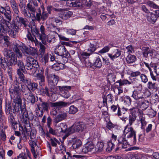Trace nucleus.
<instances>
[{
	"label": "nucleus",
	"mask_w": 159,
	"mask_h": 159,
	"mask_svg": "<svg viewBox=\"0 0 159 159\" xmlns=\"http://www.w3.org/2000/svg\"><path fill=\"white\" fill-rule=\"evenodd\" d=\"M27 7L29 11L31 12L34 16L36 20L39 22L41 20L44 21L46 20L48 16V14L44 11V8L42 12L38 5L37 2L35 0H29L27 5Z\"/></svg>",
	"instance_id": "1"
},
{
	"label": "nucleus",
	"mask_w": 159,
	"mask_h": 159,
	"mask_svg": "<svg viewBox=\"0 0 159 159\" xmlns=\"http://www.w3.org/2000/svg\"><path fill=\"white\" fill-rule=\"evenodd\" d=\"M20 119L22 122L21 125L20 124V128L22 129V134L21 135H20V137L24 141H26L29 138L30 132L27 131L26 128V127L29 125L28 123L29 120L28 115L25 108H21L20 107Z\"/></svg>",
	"instance_id": "2"
},
{
	"label": "nucleus",
	"mask_w": 159,
	"mask_h": 159,
	"mask_svg": "<svg viewBox=\"0 0 159 159\" xmlns=\"http://www.w3.org/2000/svg\"><path fill=\"white\" fill-rule=\"evenodd\" d=\"M16 84L13 88L9 89V92L11 98L13 97V113L19 112L20 108V88L19 85Z\"/></svg>",
	"instance_id": "3"
},
{
	"label": "nucleus",
	"mask_w": 159,
	"mask_h": 159,
	"mask_svg": "<svg viewBox=\"0 0 159 159\" xmlns=\"http://www.w3.org/2000/svg\"><path fill=\"white\" fill-rule=\"evenodd\" d=\"M86 128V125L83 122H78L75 123L72 126L68 129L67 128L66 135H64L63 138L66 139L69 135L75 132H82Z\"/></svg>",
	"instance_id": "4"
},
{
	"label": "nucleus",
	"mask_w": 159,
	"mask_h": 159,
	"mask_svg": "<svg viewBox=\"0 0 159 159\" xmlns=\"http://www.w3.org/2000/svg\"><path fill=\"white\" fill-rule=\"evenodd\" d=\"M19 13V11L18 10L17 13H15L14 15V23L13 24H11L13 29H11L9 34L11 37L13 38H15L16 37L19 31V28L20 24V17Z\"/></svg>",
	"instance_id": "5"
},
{
	"label": "nucleus",
	"mask_w": 159,
	"mask_h": 159,
	"mask_svg": "<svg viewBox=\"0 0 159 159\" xmlns=\"http://www.w3.org/2000/svg\"><path fill=\"white\" fill-rule=\"evenodd\" d=\"M5 48H4L2 52L5 57L9 59L8 61V65H15L17 64L18 66L19 65V61H17V58L15 57L14 53L11 50Z\"/></svg>",
	"instance_id": "6"
},
{
	"label": "nucleus",
	"mask_w": 159,
	"mask_h": 159,
	"mask_svg": "<svg viewBox=\"0 0 159 159\" xmlns=\"http://www.w3.org/2000/svg\"><path fill=\"white\" fill-rule=\"evenodd\" d=\"M48 128H49V132L54 135L61 136L65 134V135L66 134V130L67 129V126L64 123H61L58 125H56V128L55 130L53 129L51 126Z\"/></svg>",
	"instance_id": "7"
},
{
	"label": "nucleus",
	"mask_w": 159,
	"mask_h": 159,
	"mask_svg": "<svg viewBox=\"0 0 159 159\" xmlns=\"http://www.w3.org/2000/svg\"><path fill=\"white\" fill-rule=\"evenodd\" d=\"M124 134L125 138L127 139L131 138L133 137V139L131 141L132 145H135L136 143V132L131 126H129L128 125L125 127L124 130Z\"/></svg>",
	"instance_id": "8"
},
{
	"label": "nucleus",
	"mask_w": 159,
	"mask_h": 159,
	"mask_svg": "<svg viewBox=\"0 0 159 159\" xmlns=\"http://www.w3.org/2000/svg\"><path fill=\"white\" fill-rule=\"evenodd\" d=\"M55 52L57 55L62 57V59L66 61L65 63L67 61V58L69 57L70 54L64 45H61L58 46L55 49Z\"/></svg>",
	"instance_id": "9"
},
{
	"label": "nucleus",
	"mask_w": 159,
	"mask_h": 159,
	"mask_svg": "<svg viewBox=\"0 0 159 159\" xmlns=\"http://www.w3.org/2000/svg\"><path fill=\"white\" fill-rule=\"evenodd\" d=\"M26 71L25 70L24 66L20 69V85L21 87V91L23 92H25V89H27V84L29 82L26 77Z\"/></svg>",
	"instance_id": "10"
},
{
	"label": "nucleus",
	"mask_w": 159,
	"mask_h": 159,
	"mask_svg": "<svg viewBox=\"0 0 159 159\" xmlns=\"http://www.w3.org/2000/svg\"><path fill=\"white\" fill-rule=\"evenodd\" d=\"M11 20H4V22L0 23V33L1 34H6L9 32L13 29V26L11 23Z\"/></svg>",
	"instance_id": "11"
},
{
	"label": "nucleus",
	"mask_w": 159,
	"mask_h": 159,
	"mask_svg": "<svg viewBox=\"0 0 159 159\" xmlns=\"http://www.w3.org/2000/svg\"><path fill=\"white\" fill-rule=\"evenodd\" d=\"M78 152H81L86 154L88 152H92L93 153L95 152V149L94 145L92 141H90L87 142L81 148V150L78 151Z\"/></svg>",
	"instance_id": "12"
},
{
	"label": "nucleus",
	"mask_w": 159,
	"mask_h": 159,
	"mask_svg": "<svg viewBox=\"0 0 159 159\" xmlns=\"http://www.w3.org/2000/svg\"><path fill=\"white\" fill-rule=\"evenodd\" d=\"M68 115L67 111L60 110L58 114L53 119L54 122L57 124L59 122L66 120Z\"/></svg>",
	"instance_id": "13"
},
{
	"label": "nucleus",
	"mask_w": 159,
	"mask_h": 159,
	"mask_svg": "<svg viewBox=\"0 0 159 159\" xmlns=\"http://www.w3.org/2000/svg\"><path fill=\"white\" fill-rule=\"evenodd\" d=\"M142 86L139 87L133 92L131 97L134 99L139 101L142 99H143L144 97H143V93L142 92Z\"/></svg>",
	"instance_id": "14"
},
{
	"label": "nucleus",
	"mask_w": 159,
	"mask_h": 159,
	"mask_svg": "<svg viewBox=\"0 0 159 159\" xmlns=\"http://www.w3.org/2000/svg\"><path fill=\"white\" fill-rule=\"evenodd\" d=\"M39 105V106H41L42 107V108L41 109L43 110L46 111H48L50 106L51 107H57L61 106V104L59 103H56V102H52L49 101L43 102L42 103Z\"/></svg>",
	"instance_id": "15"
},
{
	"label": "nucleus",
	"mask_w": 159,
	"mask_h": 159,
	"mask_svg": "<svg viewBox=\"0 0 159 159\" xmlns=\"http://www.w3.org/2000/svg\"><path fill=\"white\" fill-rule=\"evenodd\" d=\"M60 90V94L62 97L66 98H68L70 95L69 91L70 90L71 87L70 86H58Z\"/></svg>",
	"instance_id": "16"
},
{
	"label": "nucleus",
	"mask_w": 159,
	"mask_h": 159,
	"mask_svg": "<svg viewBox=\"0 0 159 159\" xmlns=\"http://www.w3.org/2000/svg\"><path fill=\"white\" fill-rule=\"evenodd\" d=\"M20 50L25 54H31L32 56L36 54L37 51L34 48H29L23 43H20Z\"/></svg>",
	"instance_id": "17"
},
{
	"label": "nucleus",
	"mask_w": 159,
	"mask_h": 159,
	"mask_svg": "<svg viewBox=\"0 0 159 159\" xmlns=\"http://www.w3.org/2000/svg\"><path fill=\"white\" fill-rule=\"evenodd\" d=\"M0 45L3 48H8L11 45L10 38L7 36L0 34Z\"/></svg>",
	"instance_id": "18"
},
{
	"label": "nucleus",
	"mask_w": 159,
	"mask_h": 159,
	"mask_svg": "<svg viewBox=\"0 0 159 159\" xmlns=\"http://www.w3.org/2000/svg\"><path fill=\"white\" fill-rule=\"evenodd\" d=\"M0 13L4 15L7 20H10L11 19V11L9 7H5L0 5Z\"/></svg>",
	"instance_id": "19"
},
{
	"label": "nucleus",
	"mask_w": 159,
	"mask_h": 159,
	"mask_svg": "<svg viewBox=\"0 0 159 159\" xmlns=\"http://www.w3.org/2000/svg\"><path fill=\"white\" fill-rule=\"evenodd\" d=\"M56 103H59L61 104V106L58 107H52L53 108L52 109V111H51V114L53 116H56V115L57 113V111L60 108L62 107H66L68 106L70 104L68 102H64L60 101L57 102Z\"/></svg>",
	"instance_id": "20"
},
{
	"label": "nucleus",
	"mask_w": 159,
	"mask_h": 159,
	"mask_svg": "<svg viewBox=\"0 0 159 159\" xmlns=\"http://www.w3.org/2000/svg\"><path fill=\"white\" fill-rule=\"evenodd\" d=\"M60 12L58 14L59 17L63 20L69 19L73 15L71 11L66 9H62L60 11Z\"/></svg>",
	"instance_id": "21"
},
{
	"label": "nucleus",
	"mask_w": 159,
	"mask_h": 159,
	"mask_svg": "<svg viewBox=\"0 0 159 159\" xmlns=\"http://www.w3.org/2000/svg\"><path fill=\"white\" fill-rule=\"evenodd\" d=\"M59 81V77L54 75H51L48 77V82L49 85L55 86Z\"/></svg>",
	"instance_id": "22"
},
{
	"label": "nucleus",
	"mask_w": 159,
	"mask_h": 159,
	"mask_svg": "<svg viewBox=\"0 0 159 159\" xmlns=\"http://www.w3.org/2000/svg\"><path fill=\"white\" fill-rule=\"evenodd\" d=\"M121 51L118 49H116L113 51L111 53H108V55L111 59L114 61V60L120 57L121 54Z\"/></svg>",
	"instance_id": "23"
},
{
	"label": "nucleus",
	"mask_w": 159,
	"mask_h": 159,
	"mask_svg": "<svg viewBox=\"0 0 159 159\" xmlns=\"http://www.w3.org/2000/svg\"><path fill=\"white\" fill-rule=\"evenodd\" d=\"M138 105L139 106L142 110H145L148 107L149 102L145 100L144 98L143 99H142L138 101Z\"/></svg>",
	"instance_id": "24"
},
{
	"label": "nucleus",
	"mask_w": 159,
	"mask_h": 159,
	"mask_svg": "<svg viewBox=\"0 0 159 159\" xmlns=\"http://www.w3.org/2000/svg\"><path fill=\"white\" fill-rule=\"evenodd\" d=\"M38 84L35 82H30L28 83L27 84V89H25V92H24L26 93L28 92V91H34L37 88Z\"/></svg>",
	"instance_id": "25"
},
{
	"label": "nucleus",
	"mask_w": 159,
	"mask_h": 159,
	"mask_svg": "<svg viewBox=\"0 0 159 159\" xmlns=\"http://www.w3.org/2000/svg\"><path fill=\"white\" fill-rule=\"evenodd\" d=\"M125 138L123 137H120L118 139L119 143V145L120 147H121L123 148H127L128 142L127 140L125 139Z\"/></svg>",
	"instance_id": "26"
},
{
	"label": "nucleus",
	"mask_w": 159,
	"mask_h": 159,
	"mask_svg": "<svg viewBox=\"0 0 159 159\" xmlns=\"http://www.w3.org/2000/svg\"><path fill=\"white\" fill-rule=\"evenodd\" d=\"M29 144L31 148V151L35 158L37 157V156L35 150L34 148L37 145L36 141L35 140H29Z\"/></svg>",
	"instance_id": "27"
},
{
	"label": "nucleus",
	"mask_w": 159,
	"mask_h": 159,
	"mask_svg": "<svg viewBox=\"0 0 159 159\" xmlns=\"http://www.w3.org/2000/svg\"><path fill=\"white\" fill-rule=\"evenodd\" d=\"M113 96L111 94H108L107 96H104L103 98V103L104 106L107 107V102L109 103L112 102L113 99Z\"/></svg>",
	"instance_id": "28"
},
{
	"label": "nucleus",
	"mask_w": 159,
	"mask_h": 159,
	"mask_svg": "<svg viewBox=\"0 0 159 159\" xmlns=\"http://www.w3.org/2000/svg\"><path fill=\"white\" fill-rule=\"evenodd\" d=\"M13 51L18 56H20V44L18 43L15 41L11 45Z\"/></svg>",
	"instance_id": "29"
},
{
	"label": "nucleus",
	"mask_w": 159,
	"mask_h": 159,
	"mask_svg": "<svg viewBox=\"0 0 159 159\" xmlns=\"http://www.w3.org/2000/svg\"><path fill=\"white\" fill-rule=\"evenodd\" d=\"M26 61L27 62H30L34 68H37L39 67L38 62L37 60L34 59L31 57H27Z\"/></svg>",
	"instance_id": "30"
},
{
	"label": "nucleus",
	"mask_w": 159,
	"mask_h": 159,
	"mask_svg": "<svg viewBox=\"0 0 159 159\" xmlns=\"http://www.w3.org/2000/svg\"><path fill=\"white\" fill-rule=\"evenodd\" d=\"M148 20L151 23H155L157 20V17L154 13H149L147 16Z\"/></svg>",
	"instance_id": "31"
},
{
	"label": "nucleus",
	"mask_w": 159,
	"mask_h": 159,
	"mask_svg": "<svg viewBox=\"0 0 159 159\" xmlns=\"http://www.w3.org/2000/svg\"><path fill=\"white\" fill-rule=\"evenodd\" d=\"M137 58L134 55L131 54H129L126 58V60L128 64H131L135 62Z\"/></svg>",
	"instance_id": "32"
},
{
	"label": "nucleus",
	"mask_w": 159,
	"mask_h": 159,
	"mask_svg": "<svg viewBox=\"0 0 159 159\" xmlns=\"http://www.w3.org/2000/svg\"><path fill=\"white\" fill-rule=\"evenodd\" d=\"M150 66L153 67L154 70V72L155 73L156 77L157 78L156 80L159 81V78H157V75H159V64H156L151 63L150 64Z\"/></svg>",
	"instance_id": "33"
},
{
	"label": "nucleus",
	"mask_w": 159,
	"mask_h": 159,
	"mask_svg": "<svg viewBox=\"0 0 159 159\" xmlns=\"http://www.w3.org/2000/svg\"><path fill=\"white\" fill-rule=\"evenodd\" d=\"M37 77L39 85L41 86H43L45 82L44 76L41 74H38Z\"/></svg>",
	"instance_id": "34"
},
{
	"label": "nucleus",
	"mask_w": 159,
	"mask_h": 159,
	"mask_svg": "<svg viewBox=\"0 0 159 159\" xmlns=\"http://www.w3.org/2000/svg\"><path fill=\"white\" fill-rule=\"evenodd\" d=\"M64 65L63 64L57 63L52 66L51 68L56 70H59L64 69Z\"/></svg>",
	"instance_id": "35"
},
{
	"label": "nucleus",
	"mask_w": 159,
	"mask_h": 159,
	"mask_svg": "<svg viewBox=\"0 0 159 159\" xmlns=\"http://www.w3.org/2000/svg\"><path fill=\"white\" fill-rule=\"evenodd\" d=\"M48 28L49 30L51 32L55 33L57 34H58V32L60 31V29L57 28L56 26L52 24L49 25Z\"/></svg>",
	"instance_id": "36"
},
{
	"label": "nucleus",
	"mask_w": 159,
	"mask_h": 159,
	"mask_svg": "<svg viewBox=\"0 0 159 159\" xmlns=\"http://www.w3.org/2000/svg\"><path fill=\"white\" fill-rule=\"evenodd\" d=\"M115 114L119 117L123 121H124L125 122L127 120V116H125V115L122 116V114L121 113L120 108V107H118V111L115 113Z\"/></svg>",
	"instance_id": "37"
},
{
	"label": "nucleus",
	"mask_w": 159,
	"mask_h": 159,
	"mask_svg": "<svg viewBox=\"0 0 159 159\" xmlns=\"http://www.w3.org/2000/svg\"><path fill=\"white\" fill-rule=\"evenodd\" d=\"M93 65V66L98 68H100L102 67V62L99 57H96Z\"/></svg>",
	"instance_id": "38"
},
{
	"label": "nucleus",
	"mask_w": 159,
	"mask_h": 159,
	"mask_svg": "<svg viewBox=\"0 0 159 159\" xmlns=\"http://www.w3.org/2000/svg\"><path fill=\"white\" fill-rule=\"evenodd\" d=\"M147 87L150 90H157L158 89L157 85L155 83H152L151 81L148 82L147 84Z\"/></svg>",
	"instance_id": "39"
},
{
	"label": "nucleus",
	"mask_w": 159,
	"mask_h": 159,
	"mask_svg": "<svg viewBox=\"0 0 159 159\" xmlns=\"http://www.w3.org/2000/svg\"><path fill=\"white\" fill-rule=\"evenodd\" d=\"M24 66L25 67V69L26 68L28 70H31L34 68L30 62H27L26 61V63L25 65L23 62L20 61V69Z\"/></svg>",
	"instance_id": "40"
},
{
	"label": "nucleus",
	"mask_w": 159,
	"mask_h": 159,
	"mask_svg": "<svg viewBox=\"0 0 159 159\" xmlns=\"http://www.w3.org/2000/svg\"><path fill=\"white\" fill-rule=\"evenodd\" d=\"M143 62L146 66L148 68L150 71V76L152 79L153 80L156 81L157 79V78L156 77V76L155 75L153 74V72L152 70V69L150 67L148 64L145 62Z\"/></svg>",
	"instance_id": "41"
},
{
	"label": "nucleus",
	"mask_w": 159,
	"mask_h": 159,
	"mask_svg": "<svg viewBox=\"0 0 159 159\" xmlns=\"http://www.w3.org/2000/svg\"><path fill=\"white\" fill-rule=\"evenodd\" d=\"M81 141L79 139H77L73 143L72 147L73 148L77 150L81 147Z\"/></svg>",
	"instance_id": "42"
},
{
	"label": "nucleus",
	"mask_w": 159,
	"mask_h": 159,
	"mask_svg": "<svg viewBox=\"0 0 159 159\" xmlns=\"http://www.w3.org/2000/svg\"><path fill=\"white\" fill-rule=\"evenodd\" d=\"M10 2L14 13H17L19 9L18 5L15 0H10Z\"/></svg>",
	"instance_id": "43"
},
{
	"label": "nucleus",
	"mask_w": 159,
	"mask_h": 159,
	"mask_svg": "<svg viewBox=\"0 0 159 159\" xmlns=\"http://www.w3.org/2000/svg\"><path fill=\"white\" fill-rule=\"evenodd\" d=\"M40 92L41 93L44 95H46L49 97L52 96L51 93H49V89L47 87L41 89H40Z\"/></svg>",
	"instance_id": "44"
},
{
	"label": "nucleus",
	"mask_w": 159,
	"mask_h": 159,
	"mask_svg": "<svg viewBox=\"0 0 159 159\" xmlns=\"http://www.w3.org/2000/svg\"><path fill=\"white\" fill-rule=\"evenodd\" d=\"M12 112V108L11 103L8 102H6V113L7 115L10 114V113Z\"/></svg>",
	"instance_id": "45"
},
{
	"label": "nucleus",
	"mask_w": 159,
	"mask_h": 159,
	"mask_svg": "<svg viewBox=\"0 0 159 159\" xmlns=\"http://www.w3.org/2000/svg\"><path fill=\"white\" fill-rule=\"evenodd\" d=\"M29 28V29L30 28L31 33L33 35H38L39 34V30L35 25L31 26Z\"/></svg>",
	"instance_id": "46"
},
{
	"label": "nucleus",
	"mask_w": 159,
	"mask_h": 159,
	"mask_svg": "<svg viewBox=\"0 0 159 159\" xmlns=\"http://www.w3.org/2000/svg\"><path fill=\"white\" fill-rule=\"evenodd\" d=\"M152 125L151 124H149L145 128L144 127V129H142L143 132V135L145 136L147 134L152 131Z\"/></svg>",
	"instance_id": "47"
},
{
	"label": "nucleus",
	"mask_w": 159,
	"mask_h": 159,
	"mask_svg": "<svg viewBox=\"0 0 159 159\" xmlns=\"http://www.w3.org/2000/svg\"><path fill=\"white\" fill-rule=\"evenodd\" d=\"M51 145L55 147H57V144L59 145L60 143V141L55 138H51L50 139Z\"/></svg>",
	"instance_id": "48"
},
{
	"label": "nucleus",
	"mask_w": 159,
	"mask_h": 159,
	"mask_svg": "<svg viewBox=\"0 0 159 159\" xmlns=\"http://www.w3.org/2000/svg\"><path fill=\"white\" fill-rule=\"evenodd\" d=\"M24 151V153L22 152L20 154V157L21 158V159H27V156L30 157V152L28 149L25 148Z\"/></svg>",
	"instance_id": "49"
},
{
	"label": "nucleus",
	"mask_w": 159,
	"mask_h": 159,
	"mask_svg": "<svg viewBox=\"0 0 159 159\" xmlns=\"http://www.w3.org/2000/svg\"><path fill=\"white\" fill-rule=\"evenodd\" d=\"M20 23L24 25V27L27 29H29L28 27H30L29 25V22L28 20L26 18L20 17Z\"/></svg>",
	"instance_id": "50"
},
{
	"label": "nucleus",
	"mask_w": 159,
	"mask_h": 159,
	"mask_svg": "<svg viewBox=\"0 0 159 159\" xmlns=\"http://www.w3.org/2000/svg\"><path fill=\"white\" fill-rule=\"evenodd\" d=\"M116 83H119L120 86H121L127 84H131L132 82L129 81L127 80H122L120 79L116 81Z\"/></svg>",
	"instance_id": "51"
},
{
	"label": "nucleus",
	"mask_w": 159,
	"mask_h": 159,
	"mask_svg": "<svg viewBox=\"0 0 159 159\" xmlns=\"http://www.w3.org/2000/svg\"><path fill=\"white\" fill-rule=\"evenodd\" d=\"M115 143H114L111 141H109L107 143V147L106 148V151L110 152L115 147Z\"/></svg>",
	"instance_id": "52"
},
{
	"label": "nucleus",
	"mask_w": 159,
	"mask_h": 159,
	"mask_svg": "<svg viewBox=\"0 0 159 159\" xmlns=\"http://www.w3.org/2000/svg\"><path fill=\"white\" fill-rule=\"evenodd\" d=\"M28 99L31 102L34 104L38 100L37 97H35L33 94L30 93L28 96Z\"/></svg>",
	"instance_id": "53"
},
{
	"label": "nucleus",
	"mask_w": 159,
	"mask_h": 159,
	"mask_svg": "<svg viewBox=\"0 0 159 159\" xmlns=\"http://www.w3.org/2000/svg\"><path fill=\"white\" fill-rule=\"evenodd\" d=\"M47 9L48 13L49 14H51V11H55L57 12H59L62 10V9L61 8H55L53 6L51 5L48 6Z\"/></svg>",
	"instance_id": "54"
},
{
	"label": "nucleus",
	"mask_w": 159,
	"mask_h": 159,
	"mask_svg": "<svg viewBox=\"0 0 159 159\" xmlns=\"http://www.w3.org/2000/svg\"><path fill=\"white\" fill-rule=\"evenodd\" d=\"M56 40V38L53 35L49 34L46 38V41L50 43H54Z\"/></svg>",
	"instance_id": "55"
},
{
	"label": "nucleus",
	"mask_w": 159,
	"mask_h": 159,
	"mask_svg": "<svg viewBox=\"0 0 159 159\" xmlns=\"http://www.w3.org/2000/svg\"><path fill=\"white\" fill-rule=\"evenodd\" d=\"M147 4L151 8H153L155 9H159V6L156 4L154 2L148 1L146 2Z\"/></svg>",
	"instance_id": "56"
},
{
	"label": "nucleus",
	"mask_w": 159,
	"mask_h": 159,
	"mask_svg": "<svg viewBox=\"0 0 159 159\" xmlns=\"http://www.w3.org/2000/svg\"><path fill=\"white\" fill-rule=\"evenodd\" d=\"M74 157H75L79 159H83L84 158H85V156L80 155H74L72 156V157H67V158H66V156L65 155H64L62 159H74V158H73Z\"/></svg>",
	"instance_id": "57"
},
{
	"label": "nucleus",
	"mask_w": 159,
	"mask_h": 159,
	"mask_svg": "<svg viewBox=\"0 0 159 159\" xmlns=\"http://www.w3.org/2000/svg\"><path fill=\"white\" fill-rule=\"evenodd\" d=\"M104 144L102 142L98 143L97 144V148L95 149V151L98 152H102L103 149Z\"/></svg>",
	"instance_id": "58"
},
{
	"label": "nucleus",
	"mask_w": 159,
	"mask_h": 159,
	"mask_svg": "<svg viewBox=\"0 0 159 159\" xmlns=\"http://www.w3.org/2000/svg\"><path fill=\"white\" fill-rule=\"evenodd\" d=\"M150 49L148 47H143L142 48L143 54L144 57L146 58L148 57V53L150 50Z\"/></svg>",
	"instance_id": "59"
},
{
	"label": "nucleus",
	"mask_w": 159,
	"mask_h": 159,
	"mask_svg": "<svg viewBox=\"0 0 159 159\" xmlns=\"http://www.w3.org/2000/svg\"><path fill=\"white\" fill-rule=\"evenodd\" d=\"M82 63L85 66L91 67L93 66L92 63L90 62L89 60V58H84L82 61Z\"/></svg>",
	"instance_id": "60"
},
{
	"label": "nucleus",
	"mask_w": 159,
	"mask_h": 159,
	"mask_svg": "<svg viewBox=\"0 0 159 159\" xmlns=\"http://www.w3.org/2000/svg\"><path fill=\"white\" fill-rule=\"evenodd\" d=\"M124 103L125 104L128 106L131 104L132 102V100L130 97L128 96H126L123 99Z\"/></svg>",
	"instance_id": "61"
},
{
	"label": "nucleus",
	"mask_w": 159,
	"mask_h": 159,
	"mask_svg": "<svg viewBox=\"0 0 159 159\" xmlns=\"http://www.w3.org/2000/svg\"><path fill=\"white\" fill-rule=\"evenodd\" d=\"M78 111V108L74 106H70L69 108V113L70 114H74L77 112Z\"/></svg>",
	"instance_id": "62"
},
{
	"label": "nucleus",
	"mask_w": 159,
	"mask_h": 159,
	"mask_svg": "<svg viewBox=\"0 0 159 159\" xmlns=\"http://www.w3.org/2000/svg\"><path fill=\"white\" fill-rule=\"evenodd\" d=\"M140 121L141 122V129H144V127H145L147 124V122L145 120V118L143 116V115L140 117Z\"/></svg>",
	"instance_id": "63"
},
{
	"label": "nucleus",
	"mask_w": 159,
	"mask_h": 159,
	"mask_svg": "<svg viewBox=\"0 0 159 159\" xmlns=\"http://www.w3.org/2000/svg\"><path fill=\"white\" fill-rule=\"evenodd\" d=\"M136 119V116L135 115L132 114L129 116V126H130L132 125V124L135 120Z\"/></svg>",
	"instance_id": "64"
}]
</instances>
